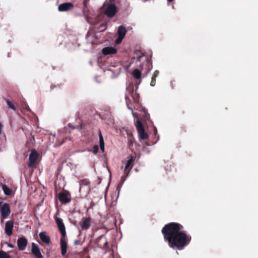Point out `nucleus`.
<instances>
[{"mask_svg":"<svg viewBox=\"0 0 258 258\" xmlns=\"http://www.w3.org/2000/svg\"><path fill=\"white\" fill-rule=\"evenodd\" d=\"M161 232L169 247L181 250L187 246L191 240V236L184 231V227L176 222H170L162 228Z\"/></svg>","mask_w":258,"mask_h":258,"instance_id":"f257e3e1","label":"nucleus"},{"mask_svg":"<svg viewBox=\"0 0 258 258\" xmlns=\"http://www.w3.org/2000/svg\"><path fill=\"white\" fill-rule=\"evenodd\" d=\"M152 68V63L150 60L147 59L144 62L141 66L140 69H134L132 73L133 76L136 79L141 78L142 72L147 74L151 70Z\"/></svg>","mask_w":258,"mask_h":258,"instance_id":"f03ea898","label":"nucleus"},{"mask_svg":"<svg viewBox=\"0 0 258 258\" xmlns=\"http://www.w3.org/2000/svg\"><path fill=\"white\" fill-rule=\"evenodd\" d=\"M135 125L139 135V139L140 141L148 139L149 135L145 131L144 126L141 121L138 119L135 123Z\"/></svg>","mask_w":258,"mask_h":258,"instance_id":"7ed1b4c3","label":"nucleus"},{"mask_svg":"<svg viewBox=\"0 0 258 258\" xmlns=\"http://www.w3.org/2000/svg\"><path fill=\"white\" fill-rule=\"evenodd\" d=\"M117 13V7L114 4H110L107 7L105 14L109 18H112Z\"/></svg>","mask_w":258,"mask_h":258,"instance_id":"20e7f679","label":"nucleus"},{"mask_svg":"<svg viewBox=\"0 0 258 258\" xmlns=\"http://www.w3.org/2000/svg\"><path fill=\"white\" fill-rule=\"evenodd\" d=\"M58 198L62 204H68L71 201V195L69 192H59L58 196Z\"/></svg>","mask_w":258,"mask_h":258,"instance_id":"39448f33","label":"nucleus"},{"mask_svg":"<svg viewBox=\"0 0 258 258\" xmlns=\"http://www.w3.org/2000/svg\"><path fill=\"white\" fill-rule=\"evenodd\" d=\"M95 243L98 247L102 249L106 248L108 244L107 240L104 235L98 237L96 239Z\"/></svg>","mask_w":258,"mask_h":258,"instance_id":"423d86ee","label":"nucleus"},{"mask_svg":"<svg viewBox=\"0 0 258 258\" xmlns=\"http://www.w3.org/2000/svg\"><path fill=\"white\" fill-rule=\"evenodd\" d=\"M55 221L57 224V227L59 229V232L61 234V236H66V227L63 224L62 220L60 218H55Z\"/></svg>","mask_w":258,"mask_h":258,"instance_id":"0eeeda50","label":"nucleus"},{"mask_svg":"<svg viewBox=\"0 0 258 258\" xmlns=\"http://www.w3.org/2000/svg\"><path fill=\"white\" fill-rule=\"evenodd\" d=\"M38 157V154L35 150H33L31 151V154L29 156V163L28 166L29 167H33L34 166L36 163Z\"/></svg>","mask_w":258,"mask_h":258,"instance_id":"6e6552de","label":"nucleus"},{"mask_svg":"<svg viewBox=\"0 0 258 258\" xmlns=\"http://www.w3.org/2000/svg\"><path fill=\"white\" fill-rule=\"evenodd\" d=\"M126 90L130 92H132V97L136 103H138L139 101V95L136 94V93H134V88L133 82H130L128 86L126 87Z\"/></svg>","mask_w":258,"mask_h":258,"instance_id":"1a4fd4ad","label":"nucleus"},{"mask_svg":"<svg viewBox=\"0 0 258 258\" xmlns=\"http://www.w3.org/2000/svg\"><path fill=\"white\" fill-rule=\"evenodd\" d=\"M135 161V158L133 156H131L130 158L127 161L125 167L123 168L121 167L122 169H123L124 172H126V176L128 175L130 171L132 169L134 165V162Z\"/></svg>","mask_w":258,"mask_h":258,"instance_id":"9d476101","label":"nucleus"},{"mask_svg":"<svg viewBox=\"0 0 258 258\" xmlns=\"http://www.w3.org/2000/svg\"><path fill=\"white\" fill-rule=\"evenodd\" d=\"M91 218L90 216L82 218V222L80 223V226L83 230H88L91 224Z\"/></svg>","mask_w":258,"mask_h":258,"instance_id":"9b49d317","label":"nucleus"},{"mask_svg":"<svg viewBox=\"0 0 258 258\" xmlns=\"http://www.w3.org/2000/svg\"><path fill=\"white\" fill-rule=\"evenodd\" d=\"M28 244V240L25 237H21L17 240V245L19 250H24L25 249Z\"/></svg>","mask_w":258,"mask_h":258,"instance_id":"f8f14e48","label":"nucleus"},{"mask_svg":"<svg viewBox=\"0 0 258 258\" xmlns=\"http://www.w3.org/2000/svg\"><path fill=\"white\" fill-rule=\"evenodd\" d=\"M11 213L10 207L9 204L5 203L1 208V216L3 219L8 217Z\"/></svg>","mask_w":258,"mask_h":258,"instance_id":"ddd939ff","label":"nucleus"},{"mask_svg":"<svg viewBox=\"0 0 258 258\" xmlns=\"http://www.w3.org/2000/svg\"><path fill=\"white\" fill-rule=\"evenodd\" d=\"M31 252L36 258H42L43 256L41 252L39 247L35 243H32Z\"/></svg>","mask_w":258,"mask_h":258,"instance_id":"4468645a","label":"nucleus"},{"mask_svg":"<svg viewBox=\"0 0 258 258\" xmlns=\"http://www.w3.org/2000/svg\"><path fill=\"white\" fill-rule=\"evenodd\" d=\"M61 254L62 256H64L67 251L68 244L67 242V238L66 237L61 236L60 240Z\"/></svg>","mask_w":258,"mask_h":258,"instance_id":"2eb2a0df","label":"nucleus"},{"mask_svg":"<svg viewBox=\"0 0 258 258\" xmlns=\"http://www.w3.org/2000/svg\"><path fill=\"white\" fill-rule=\"evenodd\" d=\"M14 227V222L12 220L8 221L6 222L5 225V232L8 236H11L13 234V229Z\"/></svg>","mask_w":258,"mask_h":258,"instance_id":"dca6fc26","label":"nucleus"},{"mask_svg":"<svg viewBox=\"0 0 258 258\" xmlns=\"http://www.w3.org/2000/svg\"><path fill=\"white\" fill-rule=\"evenodd\" d=\"M74 8V5L71 3H65L58 6V10L60 12H64L71 10Z\"/></svg>","mask_w":258,"mask_h":258,"instance_id":"f3484780","label":"nucleus"},{"mask_svg":"<svg viewBox=\"0 0 258 258\" xmlns=\"http://www.w3.org/2000/svg\"><path fill=\"white\" fill-rule=\"evenodd\" d=\"M89 12V9L88 6H83V13L84 15L86 17L87 22L91 25H96L97 24L96 20H93L87 17Z\"/></svg>","mask_w":258,"mask_h":258,"instance_id":"a211bd4d","label":"nucleus"},{"mask_svg":"<svg viewBox=\"0 0 258 258\" xmlns=\"http://www.w3.org/2000/svg\"><path fill=\"white\" fill-rule=\"evenodd\" d=\"M102 52L105 55L115 54L116 52V49L112 47H106L102 49Z\"/></svg>","mask_w":258,"mask_h":258,"instance_id":"6ab92c4d","label":"nucleus"},{"mask_svg":"<svg viewBox=\"0 0 258 258\" xmlns=\"http://www.w3.org/2000/svg\"><path fill=\"white\" fill-rule=\"evenodd\" d=\"M39 237L41 239V240L46 243V244H49L50 242V237L49 236H48V235H47L46 234V232H41L39 233Z\"/></svg>","mask_w":258,"mask_h":258,"instance_id":"aec40b11","label":"nucleus"},{"mask_svg":"<svg viewBox=\"0 0 258 258\" xmlns=\"http://www.w3.org/2000/svg\"><path fill=\"white\" fill-rule=\"evenodd\" d=\"M126 32V28L122 26H120L118 27L117 34L119 36H120V38H123L125 35Z\"/></svg>","mask_w":258,"mask_h":258,"instance_id":"412c9836","label":"nucleus"},{"mask_svg":"<svg viewBox=\"0 0 258 258\" xmlns=\"http://www.w3.org/2000/svg\"><path fill=\"white\" fill-rule=\"evenodd\" d=\"M99 145L101 150L102 152L104 151V142L103 136L100 131L99 132Z\"/></svg>","mask_w":258,"mask_h":258,"instance_id":"4be33fe9","label":"nucleus"},{"mask_svg":"<svg viewBox=\"0 0 258 258\" xmlns=\"http://www.w3.org/2000/svg\"><path fill=\"white\" fill-rule=\"evenodd\" d=\"M107 28V26L106 24L102 23L99 24V25L96 28V31L97 32H101L105 31Z\"/></svg>","mask_w":258,"mask_h":258,"instance_id":"5701e85b","label":"nucleus"},{"mask_svg":"<svg viewBox=\"0 0 258 258\" xmlns=\"http://www.w3.org/2000/svg\"><path fill=\"white\" fill-rule=\"evenodd\" d=\"M6 101L9 108H11L14 111L17 110V107L13 101H12L8 99H6Z\"/></svg>","mask_w":258,"mask_h":258,"instance_id":"b1692460","label":"nucleus"},{"mask_svg":"<svg viewBox=\"0 0 258 258\" xmlns=\"http://www.w3.org/2000/svg\"><path fill=\"white\" fill-rule=\"evenodd\" d=\"M2 188L5 195L7 196H10L11 195L12 190L7 186V185L3 184L2 186Z\"/></svg>","mask_w":258,"mask_h":258,"instance_id":"393cba45","label":"nucleus"},{"mask_svg":"<svg viewBox=\"0 0 258 258\" xmlns=\"http://www.w3.org/2000/svg\"><path fill=\"white\" fill-rule=\"evenodd\" d=\"M0 258H11V256L9 254V252L0 250Z\"/></svg>","mask_w":258,"mask_h":258,"instance_id":"a878e982","label":"nucleus"},{"mask_svg":"<svg viewBox=\"0 0 258 258\" xmlns=\"http://www.w3.org/2000/svg\"><path fill=\"white\" fill-rule=\"evenodd\" d=\"M80 189L83 187V186H89L90 182L88 179H82L80 181Z\"/></svg>","mask_w":258,"mask_h":258,"instance_id":"bb28decb","label":"nucleus"},{"mask_svg":"<svg viewBox=\"0 0 258 258\" xmlns=\"http://www.w3.org/2000/svg\"><path fill=\"white\" fill-rule=\"evenodd\" d=\"M125 102H126V105L127 106V108L128 109L133 110L132 107H130L131 102H130L129 96L127 95H125Z\"/></svg>","mask_w":258,"mask_h":258,"instance_id":"cd10ccee","label":"nucleus"},{"mask_svg":"<svg viewBox=\"0 0 258 258\" xmlns=\"http://www.w3.org/2000/svg\"><path fill=\"white\" fill-rule=\"evenodd\" d=\"M135 142V139L132 136H131L128 139V146L131 148L133 144Z\"/></svg>","mask_w":258,"mask_h":258,"instance_id":"c85d7f7f","label":"nucleus"},{"mask_svg":"<svg viewBox=\"0 0 258 258\" xmlns=\"http://www.w3.org/2000/svg\"><path fill=\"white\" fill-rule=\"evenodd\" d=\"M159 72L157 70L155 71L152 77L151 81H155L156 78L159 76Z\"/></svg>","mask_w":258,"mask_h":258,"instance_id":"c756f323","label":"nucleus"},{"mask_svg":"<svg viewBox=\"0 0 258 258\" xmlns=\"http://www.w3.org/2000/svg\"><path fill=\"white\" fill-rule=\"evenodd\" d=\"M92 152L94 154H97L98 152V146L97 145H95L92 150Z\"/></svg>","mask_w":258,"mask_h":258,"instance_id":"7c9ffc66","label":"nucleus"},{"mask_svg":"<svg viewBox=\"0 0 258 258\" xmlns=\"http://www.w3.org/2000/svg\"><path fill=\"white\" fill-rule=\"evenodd\" d=\"M123 39V38H120V36H118V37L116 40V43L118 44L120 43Z\"/></svg>","mask_w":258,"mask_h":258,"instance_id":"2f4dec72","label":"nucleus"},{"mask_svg":"<svg viewBox=\"0 0 258 258\" xmlns=\"http://www.w3.org/2000/svg\"><path fill=\"white\" fill-rule=\"evenodd\" d=\"M89 0H84L83 1V6H88V2Z\"/></svg>","mask_w":258,"mask_h":258,"instance_id":"473e14b6","label":"nucleus"},{"mask_svg":"<svg viewBox=\"0 0 258 258\" xmlns=\"http://www.w3.org/2000/svg\"><path fill=\"white\" fill-rule=\"evenodd\" d=\"M68 126H69L70 128H72V129H75V128H77V127H76L75 126H74L72 124H71V123H69L68 124Z\"/></svg>","mask_w":258,"mask_h":258,"instance_id":"72a5a7b5","label":"nucleus"},{"mask_svg":"<svg viewBox=\"0 0 258 258\" xmlns=\"http://www.w3.org/2000/svg\"><path fill=\"white\" fill-rule=\"evenodd\" d=\"M6 243H7V245L11 248H13L14 246V245L12 243H8V242H6Z\"/></svg>","mask_w":258,"mask_h":258,"instance_id":"f704fd0d","label":"nucleus"},{"mask_svg":"<svg viewBox=\"0 0 258 258\" xmlns=\"http://www.w3.org/2000/svg\"><path fill=\"white\" fill-rule=\"evenodd\" d=\"M80 240H76L75 241H74V244L75 245H77L78 244H79V243H80Z\"/></svg>","mask_w":258,"mask_h":258,"instance_id":"c9c22d12","label":"nucleus"},{"mask_svg":"<svg viewBox=\"0 0 258 258\" xmlns=\"http://www.w3.org/2000/svg\"><path fill=\"white\" fill-rule=\"evenodd\" d=\"M156 82H150V85L151 86H154L155 85Z\"/></svg>","mask_w":258,"mask_h":258,"instance_id":"e433bc0d","label":"nucleus"},{"mask_svg":"<svg viewBox=\"0 0 258 258\" xmlns=\"http://www.w3.org/2000/svg\"><path fill=\"white\" fill-rule=\"evenodd\" d=\"M3 125L0 122V135L2 134Z\"/></svg>","mask_w":258,"mask_h":258,"instance_id":"4c0bfd02","label":"nucleus"},{"mask_svg":"<svg viewBox=\"0 0 258 258\" xmlns=\"http://www.w3.org/2000/svg\"><path fill=\"white\" fill-rule=\"evenodd\" d=\"M154 132H155V134H156V133H157V129H156V128H155V131H154Z\"/></svg>","mask_w":258,"mask_h":258,"instance_id":"58836bf2","label":"nucleus"},{"mask_svg":"<svg viewBox=\"0 0 258 258\" xmlns=\"http://www.w3.org/2000/svg\"><path fill=\"white\" fill-rule=\"evenodd\" d=\"M168 2H173L174 0H167Z\"/></svg>","mask_w":258,"mask_h":258,"instance_id":"ea45409f","label":"nucleus"},{"mask_svg":"<svg viewBox=\"0 0 258 258\" xmlns=\"http://www.w3.org/2000/svg\"><path fill=\"white\" fill-rule=\"evenodd\" d=\"M137 82H138L137 81H136V82H135V83H135V85H136V84H137Z\"/></svg>","mask_w":258,"mask_h":258,"instance_id":"a19ab883","label":"nucleus"},{"mask_svg":"<svg viewBox=\"0 0 258 258\" xmlns=\"http://www.w3.org/2000/svg\"><path fill=\"white\" fill-rule=\"evenodd\" d=\"M133 114L134 116H135V113L134 112H133Z\"/></svg>","mask_w":258,"mask_h":258,"instance_id":"79ce46f5","label":"nucleus"},{"mask_svg":"<svg viewBox=\"0 0 258 258\" xmlns=\"http://www.w3.org/2000/svg\"><path fill=\"white\" fill-rule=\"evenodd\" d=\"M146 145L148 146L149 145V144H148L147 143H146Z\"/></svg>","mask_w":258,"mask_h":258,"instance_id":"37998d69","label":"nucleus"}]
</instances>
